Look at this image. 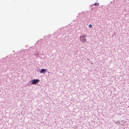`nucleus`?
Segmentation results:
<instances>
[{
	"mask_svg": "<svg viewBox=\"0 0 129 129\" xmlns=\"http://www.w3.org/2000/svg\"><path fill=\"white\" fill-rule=\"evenodd\" d=\"M46 69H42L41 70V71L40 72V73H44V72H46Z\"/></svg>",
	"mask_w": 129,
	"mask_h": 129,
	"instance_id": "3",
	"label": "nucleus"
},
{
	"mask_svg": "<svg viewBox=\"0 0 129 129\" xmlns=\"http://www.w3.org/2000/svg\"><path fill=\"white\" fill-rule=\"evenodd\" d=\"M94 5L95 6H98L99 5V4L98 3H95L94 4Z\"/></svg>",
	"mask_w": 129,
	"mask_h": 129,
	"instance_id": "4",
	"label": "nucleus"
},
{
	"mask_svg": "<svg viewBox=\"0 0 129 129\" xmlns=\"http://www.w3.org/2000/svg\"><path fill=\"white\" fill-rule=\"evenodd\" d=\"M40 80L39 79H34L32 81L31 84H35L39 82Z\"/></svg>",
	"mask_w": 129,
	"mask_h": 129,
	"instance_id": "2",
	"label": "nucleus"
},
{
	"mask_svg": "<svg viewBox=\"0 0 129 129\" xmlns=\"http://www.w3.org/2000/svg\"><path fill=\"white\" fill-rule=\"evenodd\" d=\"M92 25L91 24H90L89 25V27L90 28H91L92 27Z\"/></svg>",
	"mask_w": 129,
	"mask_h": 129,
	"instance_id": "5",
	"label": "nucleus"
},
{
	"mask_svg": "<svg viewBox=\"0 0 129 129\" xmlns=\"http://www.w3.org/2000/svg\"><path fill=\"white\" fill-rule=\"evenodd\" d=\"M85 35L82 36L80 37V40L81 42L83 43H85L86 41V39Z\"/></svg>",
	"mask_w": 129,
	"mask_h": 129,
	"instance_id": "1",
	"label": "nucleus"
}]
</instances>
